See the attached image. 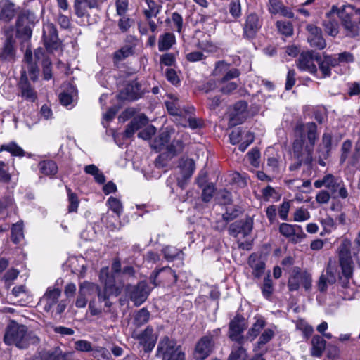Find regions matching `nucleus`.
<instances>
[{"mask_svg": "<svg viewBox=\"0 0 360 360\" xmlns=\"http://www.w3.org/2000/svg\"><path fill=\"white\" fill-rule=\"evenodd\" d=\"M134 53L133 46L126 45L115 53V58L118 60H122Z\"/></svg>", "mask_w": 360, "mask_h": 360, "instance_id": "nucleus-51", "label": "nucleus"}, {"mask_svg": "<svg viewBox=\"0 0 360 360\" xmlns=\"http://www.w3.org/2000/svg\"><path fill=\"white\" fill-rule=\"evenodd\" d=\"M148 6V9H146L144 14L147 18H150L153 16L155 17L159 12L158 6L153 0H145Z\"/></svg>", "mask_w": 360, "mask_h": 360, "instance_id": "nucleus-55", "label": "nucleus"}, {"mask_svg": "<svg viewBox=\"0 0 360 360\" xmlns=\"http://www.w3.org/2000/svg\"><path fill=\"white\" fill-rule=\"evenodd\" d=\"M307 139L309 143L304 146V139H296L292 143L294 158L305 159L306 165H310L313 160L312 153L317 140V126L314 122L307 123Z\"/></svg>", "mask_w": 360, "mask_h": 360, "instance_id": "nucleus-2", "label": "nucleus"}, {"mask_svg": "<svg viewBox=\"0 0 360 360\" xmlns=\"http://www.w3.org/2000/svg\"><path fill=\"white\" fill-rule=\"evenodd\" d=\"M150 319V312L146 308H142L134 314V324L136 327H141L146 323Z\"/></svg>", "mask_w": 360, "mask_h": 360, "instance_id": "nucleus-39", "label": "nucleus"}, {"mask_svg": "<svg viewBox=\"0 0 360 360\" xmlns=\"http://www.w3.org/2000/svg\"><path fill=\"white\" fill-rule=\"evenodd\" d=\"M75 349L79 352H92L91 343L85 340H79L75 342Z\"/></svg>", "mask_w": 360, "mask_h": 360, "instance_id": "nucleus-60", "label": "nucleus"}, {"mask_svg": "<svg viewBox=\"0 0 360 360\" xmlns=\"http://www.w3.org/2000/svg\"><path fill=\"white\" fill-rule=\"evenodd\" d=\"M165 103L167 111L172 115L184 116L191 112V110H193V108L186 110L182 106L181 102L179 98L174 95L169 96V100L166 101Z\"/></svg>", "mask_w": 360, "mask_h": 360, "instance_id": "nucleus-22", "label": "nucleus"}, {"mask_svg": "<svg viewBox=\"0 0 360 360\" xmlns=\"http://www.w3.org/2000/svg\"><path fill=\"white\" fill-rule=\"evenodd\" d=\"M171 21L173 23L174 29L178 33H181L183 31V18L176 12L172 13Z\"/></svg>", "mask_w": 360, "mask_h": 360, "instance_id": "nucleus-56", "label": "nucleus"}, {"mask_svg": "<svg viewBox=\"0 0 360 360\" xmlns=\"http://www.w3.org/2000/svg\"><path fill=\"white\" fill-rule=\"evenodd\" d=\"M326 342L323 337L314 335L311 340V355L314 357H321L326 349Z\"/></svg>", "mask_w": 360, "mask_h": 360, "instance_id": "nucleus-26", "label": "nucleus"}, {"mask_svg": "<svg viewBox=\"0 0 360 360\" xmlns=\"http://www.w3.org/2000/svg\"><path fill=\"white\" fill-rule=\"evenodd\" d=\"M293 218L295 221H307L310 218V213L307 209L300 207L295 212Z\"/></svg>", "mask_w": 360, "mask_h": 360, "instance_id": "nucleus-59", "label": "nucleus"}, {"mask_svg": "<svg viewBox=\"0 0 360 360\" xmlns=\"http://www.w3.org/2000/svg\"><path fill=\"white\" fill-rule=\"evenodd\" d=\"M107 204L109 208L115 213L117 217L121 215L123 212V206L119 199L111 196L108 198Z\"/></svg>", "mask_w": 360, "mask_h": 360, "instance_id": "nucleus-46", "label": "nucleus"}, {"mask_svg": "<svg viewBox=\"0 0 360 360\" xmlns=\"http://www.w3.org/2000/svg\"><path fill=\"white\" fill-rule=\"evenodd\" d=\"M168 155L170 158L181 152L184 148V143L181 140H174L169 145L167 146Z\"/></svg>", "mask_w": 360, "mask_h": 360, "instance_id": "nucleus-45", "label": "nucleus"}, {"mask_svg": "<svg viewBox=\"0 0 360 360\" xmlns=\"http://www.w3.org/2000/svg\"><path fill=\"white\" fill-rule=\"evenodd\" d=\"M351 240L347 238H343L339 247V262L342 269V274L347 278L352 274V259L351 257Z\"/></svg>", "mask_w": 360, "mask_h": 360, "instance_id": "nucleus-6", "label": "nucleus"}, {"mask_svg": "<svg viewBox=\"0 0 360 360\" xmlns=\"http://www.w3.org/2000/svg\"><path fill=\"white\" fill-rule=\"evenodd\" d=\"M170 140V136L167 131H162L154 140L152 146L157 150L160 151L167 146Z\"/></svg>", "mask_w": 360, "mask_h": 360, "instance_id": "nucleus-38", "label": "nucleus"}, {"mask_svg": "<svg viewBox=\"0 0 360 360\" xmlns=\"http://www.w3.org/2000/svg\"><path fill=\"white\" fill-rule=\"evenodd\" d=\"M317 63H319V67L320 71L321 72L322 77H330L331 75V67L330 66L328 63H327L326 59L323 57V58H321V57L320 56V60H319Z\"/></svg>", "mask_w": 360, "mask_h": 360, "instance_id": "nucleus-58", "label": "nucleus"}, {"mask_svg": "<svg viewBox=\"0 0 360 360\" xmlns=\"http://www.w3.org/2000/svg\"><path fill=\"white\" fill-rule=\"evenodd\" d=\"M278 31L286 37H290L293 34V27L290 22L278 21L276 22Z\"/></svg>", "mask_w": 360, "mask_h": 360, "instance_id": "nucleus-49", "label": "nucleus"}, {"mask_svg": "<svg viewBox=\"0 0 360 360\" xmlns=\"http://www.w3.org/2000/svg\"><path fill=\"white\" fill-rule=\"evenodd\" d=\"M229 11L234 20L241 16V4L240 0H229Z\"/></svg>", "mask_w": 360, "mask_h": 360, "instance_id": "nucleus-44", "label": "nucleus"}, {"mask_svg": "<svg viewBox=\"0 0 360 360\" xmlns=\"http://www.w3.org/2000/svg\"><path fill=\"white\" fill-rule=\"evenodd\" d=\"M17 36L25 40L30 39L32 36V29L29 25L28 17L22 14L18 17L16 21Z\"/></svg>", "mask_w": 360, "mask_h": 360, "instance_id": "nucleus-24", "label": "nucleus"}, {"mask_svg": "<svg viewBox=\"0 0 360 360\" xmlns=\"http://www.w3.org/2000/svg\"><path fill=\"white\" fill-rule=\"evenodd\" d=\"M262 27V22L255 13L247 15L243 27V37L246 39H254Z\"/></svg>", "mask_w": 360, "mask_h": 360, "instance_id": "nucleus-16", "label": "nucleus"}, {"mask_svg": "<svg viewBox=\"0 0 360 360\" xmlns=\"http://www.w3.org/2000/svg\"><path fill=\"white\" fill-rule=\"evenodd\" d=\"M150 279L155 286L160 283L173 284L177 281V275L170 267L165 266L155 271L150 276Z\"/></svg>", "mask_w": 360, "mask_h": 360, "instance_id": "nucleus-13", "label": "nucleus"}, {"mask_svg": "<svg viewBox=\"0 0 360 360\" xmlns=\"http://www.w3.org/2000/svg\"><path fill=\"white\" fill-rule=\"evenodd\" d=\"M274 335V332L271 329H265L259 338L257 342V347L260 348L263 345L268 343L273 338Z\"/></svg>", "mask_w": 360, "mask_h": 360, "instance_id": "nucleus-53", "label": "nucleus"}, {"mask_svg": "<svg viewBox=\"0 0 360 360\" xmlns=\"http://www.w3.org/2000/svg\"><path fill=\"white\" fill-rule=\"evenodd\" d=\"M253 224V218L248 216L231 224L229 226L228 232L229 235L233 237H237L240 233H242L245 237L252 232Z\"/></svg>", "mask_w": 360, "mask_h": 360, "instance_id": "nucleus-12", "label": "nucleus"}, {"mask_svg": "<svg viewBox=\"0 0 360 360\" xmlns=\"http://www.w3.org/2000/svg\"><path fill=\"white\" fill-rule=\"evenodd\" d=\"M248 264L252 269V275L255 278H260L264 272L265 263L261 258L255 255H250L248 259Z\"/></svg>", "mask_w": 360, "mask_h": 360, "instance_id": "nucleus-27", "label": "nucleus"}, {"mask_svg": "<svg viewBox=\"0 0 360 360\" xmlns=\"http://www.w3.org/2000/svg\"><path fill=\"white\" fill-rule=\"evenodd\" d=\"M214 348L213 336L207 335L202 337L196 343L194 358L196 360H204L210 356Z\"/></svg>", "mask_w": 360, "mask_h": 360, "instance_id": "nucleus-11", "label": "nucleus"}, {"mask_svg": "<svg viewBox=\"0 0 360 360\" xmlns=\"http://www.w3.org/2000/svg\"><path fill=\"white\" fill-rule=\"evenodd\" d=\"M61 290L58 288L49 287L44 296L41 298L44 311L49 312L57 304L60 296Z\"/></svg>", "mask_w": 360, "mask_h": 360, "instance_id": "nucleus-21", "label": "nucleus"}, {"mask_svg": "<svg viewBox=\"0 0 360 360\" xmlns=\"http://www.w3.org/2000/svg\"><path fill=\"white\" fill-rule=\"evenodd\" d=\"M247 356L246 349L241 345L233 346L228 360H246Z\"/></svg>", "mask_w": 360, "mask_h": 360, "instance_id": "nucleus-42", "label": "nucleus"}, {"mask_svg": "<svg viewBox=\"0 0 360 360\" xmlns=\"http://www.w3.org/2000/svg\"><path fill=\"white\" fill-rule=\"evenodd\" d=\"M4 341L7 345L25 349L31 345H37L39 338L33 332L27 331L25 326L13 321L6 328Z\"/></svg>", "mask_w": 360, "mask_h": 360, "instance_id": "nucleus-1", "label": "nucleus"}, {"mask_svg": "<svg viewBox=\"0 0 360 360\" xmlns=\"http://www.w3.org/2000/svg\"><path fill=\"white\" fill-rule=\"evenodd\" d=\"M150 288L146 281L138 283L136 285H127L125 287V292L136 306H139L148 298Z\"/></svg>", "mask_w": 360, "mask_h": 360, "instance_id": "nucleus-7", "label": "nucleus"}, {"mask_svg": "<svg viewBox=\"0 0 360 360\" xmlns=\"http://www.w3.org/2000/svg\"><path fill=\"white\" fill-rule=\"evenodd\" d=\"M18 95L29 102H34L37 99V92L29 82L25 71H22L18 83Z\"/></svg>", "mask_w": 360, "mask_h": 360, "instance_id": "nucleus-14", "label": "nucleus"}, {"mask_svg": "<svg viewBox=\"0 0 360 360\" xmlns=\"http://www.w3.org/2000/svg\"><path fill=\"white\" fill-rule=\"evenodd\" d=\"M260 153L258 149L252 148L248 153V159L251 165L258 167L259 165Z\"/></svg>", "mask_w": 360, "mask_h": 360, "instance_id": "nucleus-57", "label": "nucleus"}, {"mask_svg": "<svg viewBox=\"0 0 360 360\" xmlns=\"http://www.w3.org/2000/svg\"><path fill=\"white\" fill-rule=\"evenodd\" d=\"M66 191H67V193H68V202H69L68 212H76L77 211V208H78L79 203L78 197L68 186H66Z\"/></svg>", "mask_w": 360, "mask_h": 360, "instance_id": "nucleus-43", "label": "nucleus"}, {"mask_svg": "<svg viewBox=\"0 0 360 360\" xmlns=\"http://www.w3.org/2000/svg\"><path fill=\"white\" fill-rule=\"evenodd\" d=\"M214 72L216 75L223 72L225 73L224 77L221 78V82L236 78L240 74V71L236 68L229 69V65L224 61L217 62Z\"/></svg>", "mask_w": 360, "mask_h": 360, "instance_id": "nucleus-23", "label": "nucleus"}, {"mask_svg": "<svg viewBox=\"0 0 360 360\" xmlns=\"http://www.w3.org/2000/svg\"><path fill=\"white\" fill-rule=\"evenodd\" d=\"M314 185L316 188H321L323 186L327 188L334 198L346 199L349 196V192L344 181L340 178L330 174L325 175L322 179L316 180Z\"/></svg>", "mask_w": 360, "mask_h": 360, "instance_id": "nucleus-4", "label": "nucleus"}, {"mask_svg": "<svg viewBox=\"0 0 360 360\" xmlns=\"http://www.w3.org/2000/svg\"><path fill=\"white\" fill-rule=\"evenodd\" d=\"M261 289L263 296L269 299L274 292L273 281L269 275L264 278Z\"/></svg>", "mask_w": 360, "mask_h": 360, "instance_id": "nucleus-48", "label": "nucleus"}, {"mask_svg": "<svg viewBox=\"0 0 360 360\" xmlns=\"http://www.w3.org/2000/svg\"><path fill=\"white\" fill-rule=\"evenodd\" d=\"M142 95L141 85L136 81H132L120 93L119 97L122 100L135 101Z\"/></svg>", "mask_w": 360, "mask_h": 360, "instance_id": "nucleus-19", "label": "nucleus"}, {"mask_svg": "<svg viewBox=\"0 0 360 360\" xmlns=\"http://www.w3.org/2000/svg\"><path fill=\"white\" fill-rule=\"evenodd\" d=\"M44 360H73L68 353H63L59 347L47 351L44 355Z\"/></svg>", "mask_w": 360, "mask_h": 360, "instance_id": "nucleus-32", "label": "nucleus"}, {"mask_svg": "<svg viewBox=\"0 0 360 360\" xmlns=\"http://www.w3.org/2000/svg\"><path fill=\"white\" fill-rule=\"evenodd\" d=\"M15 51L11 39H8L0 50V59L2 60H12L14 59Z\"/></svg>", "mask_w": 360, "mask_h": 360, "instance_id": "nucleus-33", "label": "nucleus"}, {"mask_svg": "<svg viewBox=\"0 0 360 360\" xmlns=\"http://www.w3.org/2000/svg\"><path fill=\"white\" fill-rule=\"evenodd\" d=\"M321 222L323 226V230L327 233H330L336 229L335 221L330 217L323 219Z\"/></svg>", "mask_w": 360, "mask_h": 360, "instance_id": "nucleus-64", "label": "nucleus"}, {"mask_svg": "<svg viewBox=\"0 0 360 360\" xmlns=\"http://www.w3.org/2000/svg\"><path fill=\"white\" fill-rule=\"evenodd\" d=\"M320 60V54L314 51L302 52L297 60V67L302 71L309 72L312 75L317 73V68L315 61Z\"/></svg>", "mask_w": 360, "mask_h": 360, "instance_id": "nucleus-8", "label": "nucleus"}, {"mask_svg": "<svg viewBox=\"0 0 360 360\" xmlns=\"http://www.w3.org/2000/svg\"><path fill=\"white\" fill-rule=\"evenodd\" d=\"M24 238L22 221L13 224L11 229V240L14 243H18Z\"/></svg>", "mask_w": 360, "mask_h": 360, "instance_id": "nucleus-40", "label": "nucleus"}, {"mask_svg": "<svg viewBox=\"0 0 360 360\" xmlns=\"http://www.w3.org/2000/svg\"><path fill=\"white\" fill-rule=\"evenodd\" d=\"M245 328V319L237 315L230 321L229 337L232 341L242 345L245 339L243 333Z\"/></svg>", "mask_w": 360, "mask_h": 360, "instance_id": "nucleus-9", "label": "nucleus"}, {"mask_svg": "<svg viewBox=\"0 0 360 360\" xmlns=\"http://www.w3.org/2000/svg\"><path fill=\"white\" fill-rule=\"evenodd\" d=\"M121 292V290L114 283V279L112 276H107V278L105 281L104 289L103 291L101 290L100 287L96 294L98 295V302H104L108 300L110 295L117 296Z\"/></svg>", "mask_w": 360, "mask_h": 360, "instance_id": "nucleus-20", "label": "nucleus"}, {"mask_svg": "<svg viewBox=\"0 0 360 360\" xmlns=\"http://www.w3.org/2000/svg\"><path fill=\"white\" fill-rule=\"evenodd\" d=\"M7 151L13 156L23 157L25 152L15 142H10L7 144H3L0 146V152Z\"/></svg>", "mask_w": 360, "mask_h": 360, "instance_id": "nucleus-37", "label": "nucleus"}, {"mask_svg": "<svg viewBox=\"0 0 360 360\" xmlns=\"http://www.w3.org/2000/svg\"><path fill=\"white\" fill-rule=\"evenodd\" d=\"M178 167L180 169L181 178H184V179H188L195 169L194 160L188 158H181Z\"/></svg>", "mask_w": 360, "mask_h": 360, "instance_id": "nucleus-25", "label": "nucleus"}, {"mask_svg": "<svg viewBox=\"0 0 360 360\" xmlns=\"http://www.w3.org/2000/svg\"><path fill=\"white\" fill-rule=\"evenodd\" d=\"M279 231L281 235L290 238L295 243L300 242L306 236L302 226L297 224L282 223L279 226Z\"/></svg>", "mask_w": 360, "mask_h": 360, "instance_id": "nucleus-17", "label": "nucleus"}, {"mask_svg": "<svg viewBox=\"0 0 360 360\" xmlns=\"http://www.w3.org/2000/svg\"><path fill=\"white\" fill-rule=\"evenodd\" d=\"M262 193L265 201H269L271 198L277 201L281 198V195L271 186H267L263 188Z\"/></svg>", "mask_w": 360, "mask_h": 360, "instance_id": "nucleus-50", "label": "nucleus"}, {"mask_svg": "<svg viewBox=\"0 0 360 360\" xmlns=\"http://www.w3.org/2000/svg\"><path fill=\"white\" fill-rule=\"evenodd\" d=\"M266 326V321L262 318H257L256 321L253 323L251 328L248 330L246 334V338L252 341L255 340L259 334L261 330Z\"/></svg>", "mask_w": 360, "mask_h": 360, "instance_id": "nucleus-36", "label": "nucleus"}, {"mask_svg": "<svg viewBox=\"0 0 360 360\" xmlns=\"http://www.w3.org/2000/svg\"><path fill=\"white\" fill-rule=\"evenodd\" d=\"M92 355L98 360H111L110 352L105 347H96L92 350Z\"/></svg>", "mask_w": 360, "mask_h": 360, "instance_id": "nucleus-47", "label": "nucleus"}, {"mask_svg": "<svg viewBox=\"0 0 360 360\" xmlns=\"http://www.w3.org/2000/svg\"><path fill=\"white\" fill-rule=\"evenodd\" d=\"M134 338L139 341V345L142 347L146 353L153 351L158 340V335L154 333L153 328L150 326Z\"/></svg>", "mask_w": 360, "mask_h": 360, "instance_id": "nucleus-10", "label": "nucleus"}, {"mask_svg": "<svg viewBox=\"0 0 360 360\" xmlns=\"http://www.w3.org/2000/svg\"><path fill=\"white\" fill-rule=\"evenodd\" d=\"M269 11L272 14L281 13L288 18H293V13L288 11L283 4L278 0H269Z\"/></svg>", "mask_w": 360, "mask_h": 360, "instance_id": "nucleus-34", "label": "nucleus"}, {"mask_svg": "<svg viewBox=\"0 0 360 360\" xmlns=\"http://www.w3.org/2000/svg\"><path fill=\"white\" fill-rule=\"evenodd\" d=\"M290 208V201L285 200L282 202L278 208L279 217L284 221H287L288 218V212Z\"/></svg>", "mask_w": 360, "mask_h": 360, "instance_id": "nucleus-61", "label": "nucleus"}, {"mask_svg": "<svg viewBox=\"0 0 360 360\" xmlns=\"http://www.w3.org/2000/svg\"><path fill=\"white\" fill-rule=\"evenodd\" d=\"M162 252L164 253L165 258L167 260H173L179 254V250L173 246H167L164 248Z\"/></svg>", "mask_w": 360, "mask_h": 360, "instance_id": "nucleus-62", "label": "nucleus"}, {"mask_svg": "<svg viewBox=\"0 0 360 360\" xmlns=\"http://www.w3.org/2000/svg\"><path fill=\"white\" fill-rule=\"evenodd\" d=\"M43 39L47 48L57 49L59 44L58 31L53 23H47L43 29Z\"/></svg>", "mask_w": 360, "mask_h": 360, "instance_id": "nucleus-18", "label": "nucleus"}, {"mask_svg": "<svg viewBox=\"0 0 360 360\" xmlns=\"http://www.w3.org/2000/svg\"><path fill=\"white\" fill-rule=\"evenodd\" d=\"M15 14V5L13 3L6 1L0 11V20L4 22L11 21Z\"/></svg>", "mask_w": 360, "mask_h": 360, "instance_id": "nucleus-35", "label": "nucleus"}, {"mask_svg": "<svg viewBox=\"0 0 360 360\" xmlns=\"http://www.w3.org/2000/svg\"><path fill=\"white\" fill-rule=\"evenodd\" d=\"M175 43V35L172 32H165L159 36L158 49L162 52L167 51L170 49Z\"/></svg>", "mask_w": 360, "mask_h": 360, "instance_id": "nucleus-28", "label": "nucleus"}, {"mask_svg": "<svg viewBox=\"0 0 360 360\" xmlns=\"http://www.w3.org/2000/svg\"><path fill=\"white\" fill-rule=\"evenodd\" d=\"M39 169L40 172L47 176H54L58 170V167L56 162L53 160H44L39 163Z\"/></svg>", "mask_w": 360, "mask_h": 360, "instance_id": "nucleus-29", "label": "nucleus"}, {"mask_svg": "<svg viewBox=\"0 0 360 360\" xmlns=\"http://www.w3.org/2000/svg\"><path fill=\"white\" fill-rule=\"evenodd\" d=\"M214 186L213 184H209L205 186L202 193V199L204 202H210L213 197L214 193Z\"/></svg>", "mask_w": 360, "mask_h": 360, "instance_id": "nucleus-63", "label": "nucleus"}, {"mask_svg": "<svg viewBox=\"0 0 360 360\" xmlns=\"http://www.w3.org/2000/svg\"><path fill=\"white\" fill-rule=\"evenodd\" d=\"M11 179L9 167L6 163L0 160V182L8 183Z\"/></svg>", "mask_w": 360, "mask_h": 360, "instance_id": "nucleus-52", "label": "nucleus"}, {"mask_svg": "<svg viewBox=\"0 0 360 360\" xmlns=\"http://www.w3.org/2000/svg\"><path fill=\"white\" fill-rule=\"evenodd\" d=\"M99 286L94 283L84 281L79 285V291L85 295L86 297L96 293Z\"/></svg>", "mask_w": 360, "mask_h": 360, "instance_id": "nucleus-41", "label": "nucleus"}, {"mask_svg": "<svg viewBox=\"0 0 360 360\" xmlns=\"http://www.w3.org/2000/svg\"><path fill=\"white\" fill-rule=\"evenodd\" d=\"M301 285L306 291H309L312 287L311 275L307 271H301L298 267H295L288 278V289L290 291H296Z\"/></svg>", "mask_w": 360, "mask_h": 360, "instance_id": "nucleus-5", "label": "nucleus"}, {"mask_svg": "<svg viewBox=\"0 0 360 360\" xmlns=\"http://www.w3.org/2000/svg\"><path fill=\"white\" fill-rule=\"evenodd\" d=\"M156 356L162 360H185L186 354L176 340L164 336L158 344Z\"/></svg>", "mask_w": 360, "mask_h": 360, "instance_id": "nucleus-3", "label": "nucleus"}, {"mask_svg": "<svg viewBox=\"0 0 360 360\" xmlns=\"http://www.w3.org/2000/svg\"><path fill=\"white\" fill-rule=\"evenodd\" d=\"M199 49L207 53H216L218 51V46L210 40H203L198 42Z\"/></svg>", "mask_w": 360, "mask_h": 360, "instance_id": "nucleus-54", "label": "nucleus"}, {"mask_svg": "<svg viewBox=\"0 0 360 360\" xmlns=\"http://www.w3.org/2000/svg\"><path fill=\"white\" fill-rule=\"evenodd\" d=\"M308 31L307 41L310 46L318 50H322L326 46V41L323 37L322 30L317 26L309 24L306 27Z\"/></svg>", "mask_w": 360, "mask_h": 360, "instance_id": "nucleus-15", "label": "nucleus"}, {"mask_svg": "<svg viewBox=\"0 0 360 360\" xmlns=\"http://www.w3.org/2000/svg\"><path fill=\"white\" fill-rule=\"evenodd\" d=\"M324 274L327 276L329 284L335 283L336 282L337 277H339L342 280V277L340 276L338 264L335 261H333L331 259L328 261Z\"/></svg>", "mask_w": 360, "mask_h": 360, "instance_id": "nucleus-31", "label": "nucleus"}, {"mask_svg": "<svg viewBox=\"0 0 360 360\" xmlns=\"http://www.w3.org/2000/svg\"><path fill=\"white\" fill-rule=\"evenodd\" d=\"M342 26L346 32V35L349 37H356L359 34V26L357 22L351 20L349 15H346L342 20Z\"/></svg>", "mask_w": 360, "mask_h": 360, "instance_id": "nucleus-30", "label": "nucleus"}]
</instances>
